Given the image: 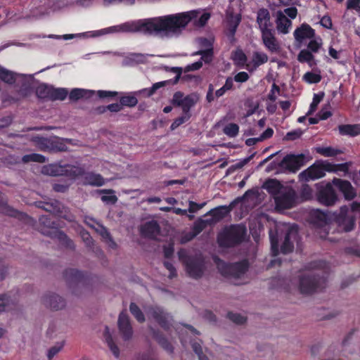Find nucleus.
<instances>
[{
    "mask_svg": "<svg viewBox=\"0 0 360 360\" xmlns=\"http://www.w3.org/2000/svg\"><path fill=\"white\" fill-rule=\"evenodd\" d=\"M195 17V13L191 11L131 20L129 21L130 32L154 35L162 39L176 38L183 33Z\"/></svg>",
    "mask_w": 360,
    "mask_h": 360,
    "instance_id": "f257e3e1",
    "label": "nucleus"
},
{
    "mask_svg": "<svg viewBox=\"0 0 360 360\" xmlns=\"http://www.w3.org/2000/svg\"><path fill=\"white\" fill-rule=\"evenodd\" d=\"M246 229L243 225H233L226 228L218 236L220 246L231 247L241 243L245 237Z\"/></svg>",
    "mask_w": 360,
    "mask_h": 360,
    "instance_id": "f03ea898",
    "label": "nucleus"
},
{
    "mask_svg": "<svg viewBox=\"0 0 360 360\" xmlns=\"http://www.w3.org/2000/svg\"><path fill=\"white\" fill-rule=\"evenodd\" d=\"M179 259L185 264L188 276L198 279L202 277L205 270L203 261L200 257L188 256L184 250L178 252Z\"/></svg>",
    "mask_w": 360,
    "mask_h": 360,
    "instance_id": "7ed1b4c3",
    "label": "nucleus"
},
{
    "mask_svg": "<svg viewBox=\"0 0 360 360\" xmlns=\"http://www.w3.org/2000/svg\"><path fill=\"white\" fill-rule=\"evenodd\" d=\"M326 279L319 275L307 273L299 278L298 288L302 294H311L324 287Z\"/></svg>",
    "mask_w": 360,
    "mask_h": 360,
    "instance_id": "20e7f679",
    "label": "nucleus"
},
{
    "mask_svg": "<svg viewBox=\"0 0 360 360\" xmlns=\"http://www.w3.org/2000/svg\"><path fill=\"white\" fill-rule=\"evenodd\" d=\"M0 79L8 84H13L18 80L23 81L24 83L20 89V91L23 95L27 96L31 88L33 76L32 75L15 74L10 70L1 68Z\"/></svg>",
    "mask_w": 360,
    "mask_h": 360,
    "instance_id": "39448f33",
    "label": "nucleus"
},
{
    "mask_svg": "<svg viewBox=\"0 0 360 360\" xmlns=\"http://www.w3.org/2000/svg\"><path fill=\"white\" fill-rule=\"evenodd\" d=\"M304 155H288L277 165L282 171H288L290 172H297L304 165ZM276 164L271 163L267 167V171H271L275 168Z\"/></svg>",
    "mask_w": 360,
    "mask_h": 360,
    "instance_id": "423d86ee",
    "label": "nucleus"
},
{
    "mask_svg": "<svg viewBox=\"0 0 360 360\" xmlns=\"http://www.w3.org/2000/svg\"><path fill=\"white\" fill-rule=\"evenodd\" d=\"M43 173L50 176H77L82 174V168L70 165H60L52 164L43 168Z\"/></svg>",
    "mask_w": 360,
    "mask_h": 360,
    "instance_id": "0eeeda50",
    "label": "nucleus"
},
{
    "mask_svg": "<svg viewBox=\"0 0 360 360\" xmlns=\"http://www.w3.org/2000/svg\"><path fill=\"white\" fill-rule=\"evenodd\" d=\"M217 267L222 275L227 277L240 278L248 270V262L243 261L234 264H226L222 261L217 262Z\"/></svg>",
    "mask_w": 360,
    "mask_h": 360,
    "instance_id": "6e6552de",
    "label": "nucleus"
},
{
    "mask_svg": "<svg viewBox=\"0 0 360 360\" xmlns=\"http://www.w3.org/2000/svg\"><path fill=\"white\" fill-rule=\"evenodd\" d=\"M282 231L284 237L281 245V250L283 253L287 254L292 252L294 243L298 240V231L295 225H285Z\"/></svg>",
    "mask_w": 360,
    "mask_h": 360,
    "instance_id": "1a4fd4ad",
    "label": "nucleus"
},
{
    "mask_svg": "<svg viewBox=\"0 0 360 360\" xmlns=\"http://www.w3.org/2000/svg\"><path fill=\"white\" fill-rule=\"evenodd\" d=\"M147 314L149 319H153L163 328L168 329L172 325V316L160 307H148Z\"/></svg>",
    "mask_w": 360,
    "mask_h": 360,
    "instance_id": "9d476101",
    "label": "nucleus"
},
{
    "mask_svg": "<svg viewBox=\"0 0 360 360\" xmlns=\"http://www.w3.org/2000/svg\"><path fill=\"white\" fill-rule=\"evenodd\" d=\"M335 222L339 231L349 232L354 228L355 218L354 214L349 212L348 207H342L340 209V213L336 217Z\"/></svg>",
    "mask_w": 360,
    "mask_h": 360,
    "instance_id": "9b49d317",
    "label": "nucleus"
},
{
    "mask_svg": "<svg viewBox=\"0 0 360 360\" xmlns=\"http://www.w3.org/2000/svg\"><path fill=\"white\" fill-rule=\"evenodd\" d=\"M276 207L278 210H286L293 207L295 200V191L290 188H285L281 193L274 197Z\"/></svg>",
    "mask_w": 360,
    "mask_h": 360,
    "instance_id": "f8f14e48",
    "label": "nucleus"
},
{
    "mask_svg": "<svg viewBox=\"0 0 360 360\" xmlns=\"http://www.w3.org/2000/svg\"><path fill=\"white\" fill-rule=\"evenodd\" d=\"M119 332L124 340H129L133 335V330L130 323V319L126 311H122L117 320Z\"/></svg>",
    "mask_w": 360,
    "mask_h": 360,
    "instance_id": "ddd939ff",
    "label": "nucleus"
},
{
    "mask_svg": "<svg viewBox=\"0 0 360 360\" xmlns=\"http://www.w3.org/2000/svg\"><path fill=\"white\" fill-rule=\"evenodd\" d=\"M325 170H327L326 167L323 168L320 165L314 164L300 173L299 179L300 181H304L320 179L325 176Z\"/></svg>",
    "mask_w": 360,
    "mask_h": 360,
    "instance_id": "4468645a",
    "label": "nucleus"
},
{
    "mask_svg": "<svg viewBox=\"0 0 360 360\" xmlns=\"http://www.w3.org/2000/svg\"><path fill=\"white\" fill-rule=\"evenodd\" d=\"M44 304L51 310H61L66 305L65 300L59 295L56 293H48L43 297Z\"/></svg>",
    "mask_w": 360,
    "mask_h": 360,
    "instance_id": "2eb2a0df",
    "label": "nucleus"
},
{
    "mask_svg": "<svg viewBox=\"0 0 360 360\" xmlns=\"http://www.w3.org/2000/svg\"><path fill=\"white\" fill-rule=\"evenodd\" d=\"M262 39L264 46L271 53H277L281 46L278 41L274 36L273 30L262 32Z\"/></svg>",
    "mask_w": 360,
    "mask_h": 360,
    "instance_id": "dca6fc26",
    "label": "nucleus"
},
{
    "mask_svg": "<svg viewBox=\"0 0 360 360\" xmlns=\"http://www.w3.org/2000/svg\"><path fill=\"white\" fill-rule=\"evenodd\" d=\"M319 201L325 205H333L337 200V196L334 189L330 184L326 185L319 191L318 195Z\"/></svg>",
    "mask_w": 360,
    "mask_h": 360,
    "instance_id": "f3484780",
    "label": "nucleus"
},
{
    "mask_svg": "<svg viewBox=\"0 0 360 360\" xmlns=\"http://www.w3.org/2000/svg\"><path fill=\"white\" fill-rule=\"evenodd\" d=\"M141 233L144 237L155 239L159 235L160 228L158 223L152 220L143 224L140 229Z\"/></svg>",
    "mask_w": 360,
    "mask_h": 360,
    "instance_id": "a211bd4d",
    "label": "nucleus"
},
{
    "mask_svg": "<svg viewBox=\"0 0 360 360\" xmlns=\"http://www.w3.org/2000/svg\"><path fill=\"white\" fill-rule=\"evenodd\" d=\"M271 17L269 12L266 8H261L257 12V22L259 25L261 32L271 30L272 24L270 21Z\"/></svg>",
    "mask_w": 360,
    "mask_h": 360,
    "instance_id": "6ab92c4d",
    "label": "nucleus"
},
{
    "mask_svg": "<svg viewBox=\"0 0 360 360\" xmlns=\"http://www.w3.org/2000/svg\"><path fill=\"white\" fill-rule=\"evenodd\" d=\"M333 183L344 194L346 199L351 200L355 197L354 189L348 181L334 179Z\"/></svg>",
    "mask_w": 360,
    "mask_h": 360,
    "instance_id": "aec40b11",
    "label": "nucleus"
},
{
    "mask_svg": "<svg viewBox=\"0 0 360 360\" xmlns=\"http://www.w3.org/2000/svg\"><path fill=\"white\" fill-rule=\"evenodd\" d=\"M64 277L65 281L72 287L74 285H83V274L75 269H69L65 271Z\"/></svg>",
    "mask_w": 360,
    "mask_h": 360,
    "instance_id": "412c9836",
    "label": "nucleus"
},
{
    "mask_svg": "<svg viewBox=\"0 0 360 360\" xmlns=\"http://www.w3.org/2000/svg\"><path fill=\"white\" fill-rule=\"evenodd\" d=\"M119 32H130L129 21L124 22L122 24L109 27L94 32L93 34L94 37H98L101 35L119 33Z\"/></svg>",
    "mask_w": 360,
    "mask_h": 360,
    "instance_id": "4be33fe9",
    "label": "nucleus"
},
{
    "mask_svg": "<svg viewBox=\"0 0 360 360\" xmlns=\"http://www.w3.org/2000/svg\"><path fill=\"white\" fill-rule=\"evenodd\" d=\"M82 181L84 185H90L93 186H101L104 185L105 180L103 176L99 174L94 172L84 173L82 169Z\"/></svg>",
    "mask_w": 360,
    "mask_h": 360,
    "instance_id": "5701e85b",
    "label": "nucleus"
},
{
    "mask_svg": "<svg viewBox=\"0 0 360 360\" xmlns=\"http://www.w3.org/2000/svg\"><path fill=\"white\" fill-rule=\"evenodd\" d=\"M276 29L282 34H287L289 32V28L292 25V22L289 20L284 13L281 11H278L276 14Z\"/></svg>",
    "mask_w": 360,
    "mask_h": 360,
    "instance_id": "b1692460",
    "label": "nucleus"
},
{
    "mask_svg": "<svg viewBox=\"0 0 360 360\" xmlns=\"http://www.w3.org/2000/svg\"><path fill=\"white\" fill-rule=\"evenodd\" d=\"M314 30L307 24H302L294 32V37L297 41L301 43L305 39H311L314 37Z\"/></svg>",
    "mask_w": 360,
    "mask_h": 360,
    "instance_id": "393cba45",
    "label": "nucleus"
},
{
    "mask_svg": "<svg viewBox=\"0 0 360 360\" xmlns=\"http://www.w3.org/2000/svg\"><path fill=\"white\" fill-rule=\"evenodd\" d=\"M46 234L53 238L57 239L61 245L68 249L74 250L75 248L73 241L70 238H68L65 233L58 231V229H53Z\"/></svg>",
    "mask_w": 360,
    "mask_h": 360,
    "instance_id": "a878e982",
    "label": "nucleus"
},
{
    "mask_svg": "<svg viewBox=\"0 0 360 360\" xmlns=\"http://www.w3.org/2000/svg\"><path fill=\"white\" fill-rule=\"evenodd\" d=\"M0 213L13 217H27L25 214L19 212L13 207L8 205L7 201L1 198V193L0 192Z\"/></svg>",
    "mask_w": 360,
    "mask_h": 360,
    "instance_id": "bb28decb",
    "label": "nucleus"
},
{
    "mask_svg": "<svg viewBox=\"0 0 360 360\" xmlns=\"http://www.w3.org/2000/svg\"><path fill=\"white\" fill-rule=\"evenodd\" d=\"M264 188H265L269 193H271L274 197L278 195L281 193L283 189H285L286 187H283L281 183L276 179H269L267 180L264 186Z\"/></svg>",
    "mask_w": 360,
    "mask_h": 360,
    "instance_id": "cd10ccee",
    "label": "nucleus"
},
{
    "mask_svg": "<svg viewBox=\"0 0 360 360\" xmlns=\"http://www.w3.org/2000/svg\"><path fill=\"white\" fill-rule=\"evenodd\" d=\"M338 130L341 135L355 136L360 134V124H341Z\"/></svg>",
    "mask_w": 360,
    "mask_h": 360,
    "instance_id": "c85d7f7f",
    "label": "nucleus"
},
{
    "mask_svg": "<svg viewBox=\"0 0 360 360\" xmlns=\"http://www.w3.org/2000/svg\"><path fill=\"white\" fill-rule=\"evenodd\" d=\"M230 210L229 207L219 206L208 212L205 214V217L212 216L215 221L218 222L225 217L229 213Z\"/></svg>",
    "mask_w": 360,
    "mask_h": 360,
    "instance_id": "c756f323",
    "label": "nucleus"
},
{
    "mask_svg": "<svg viewBox=\"0 0 360 360\" xmlns=\"http://www.w3.org/2000/svg\"><path fill=\"white\" fill-rule=\"evenodd\" d=\"M198 98L196 95L190 94L185 96L184 99V102L180 107H181L183 112L184 114H191L190 110L192 107L195 105V104L198 102Z\"/></svg>",
    "mask_w": 360,
    "mask_h": 360,
    "instance_id": "7c9ffc66",
    "label": "nucleus"
},
{
    "mask_svg": "<svg viewBox=\"0 0 360 360\" xmlns=\"http://www.w3.org/2000/svg\"><path fill=\"white\" fill-rule=\"evenodd\" d=\"M94 94V91H89L83 89H74L69 95V98L71 101H78L83 98H89Z\"/></svg>",
    "mask_w": 360,
    "mask_h": 360,
    "instance_id": "2f4dec72",
    "label": "nucleus"
},
{
    "mask_svg": "<svg viewBox=\"0 0 360 360\" xmlns=\"http://www.w3.org/2000/svg\"><path fill=\"white\" fill-rule=\"evenodd\" d=\"M104 338L105 342L108 344L110 351L112 352L113 355L118 358L120 356V349L114 343L112 340V338L111 334L110 333V330L108 326H105V332H104Z\"/></svg>",
    "mask_w": 360,
    "mask_h": 360,
    "instance_id": "473e14b6",
    "label": "nucleus"
},
{
    "mask_svg": "<svg viewBox=\"0 0 360 360\" xmlns=\"http://www.w3.org/2000/svg\"><path fill=\"white\" fill-rule=\"evenodd\" d=\"M34 141L40 150L44 151H52L53 139L35 137Z\"/></svg>",
    "mask_w": 360,
    "mask_h": 360,
    "instance_id": "72a5a7b5",
    "label": "nucleus"
},
{
    "mask_svg": "<svg viewBox=\"0 0 360 360\" xmlns=\"http://www.w3.org/2000/svg\"><path fill=\"white\" fill-rule=\"evenodd\" d=\"M297 60L300 63H307L310 67L316 65L314 56L309 50H302L297 56Z\"/></svg>",
    "mask_w": 360,
    "mask_h": 360,
    "instance_id": "f704fd0d",
    "label": "nucleus"
},
{
    "mask_svg": "<svg viewBox=\"0 0 360 360\" xmlns=\"http://www.w3.org/2000/svg\"><path fill=\"white\" fill-rule=\"evenodd\" d=\"M171 83H172L171 79L165 80V81H162V82H156L152 86V87H150L149 89H144L141 90V93L146 94L147 95V96H150L153 94H154L156 92V91L158 89H159L160 88L164 87L166 85L169 84Z\"/></svg>",
    "mask_w": 360,
    "mask_h": 360,
    "instance_id": "c9c22d12",
    "label": "nucleus"
},
{
    "mask_svg": "<svg viewBox=\"0 0 360 360\" xmlns=\"http://www.w3.org/2000/svg\"><path fill=\"white\" fill-rule=\"evenodd\" d=\"M61 209V204L58 200H52L51 202H45L44 205V210L46 212H51L55 215L60 213Z\"/></svg>",
    "mask_w": 360,
    "mask_h": 360,
    "instance_id": "e433bc0d",
    "label": "nucleus"
},
{
    "mask_svg": "<svg viewBox=\"0 0 360 360\" xmlns=\"http://www.w3.org/2000/svg\"><path fill=\"white\" fill-rule=\"evenodd\" d=\"M68 95V91L64 88H53L52 86L51 90V100H60L63 101Z\"/></svg>",
    "mask_w": 360,
    "mask_h": 360,
    "instance_id": "4c0bfd02",
    "label": "nucleus"
},
{
    "mask_svg": "<svg viewBox=\"0 0 360 360\" xmlns=\"http://www.w3.org/2000/svg\"><path fill=\"white\" fill-rule=\"evenodd\" d=\"M64 141L68 143L72 144V139H65ZM68 150V148L65 144L63 143V140H61L58 138L53 139V150L52 151H66Z\"/></svg>",
    "mask_w": 360,
    "mask_h": 360,
    "instance_id": "58836bf2",
    "label": "nucleus"
},
{
    "mask_svg": "<svg viewBox=\"0 0 360 360\" xmlns=\"http://www.w3.org/2000/svg\"><path fill=\"white\" fill-rule=\"evenodd\" d=\"M129 311L134 318L140 323L146 321L145 316L140 308L134 302H131L129 305Z\"/></svg>",
    "mask_w": 360,
    "mask_h": 360,
    "instance_id": "ea45409f",
    "label": "nucleus"
},
{
    "mask_svg": "<svg viewBox=\"0 0 360 360\" xmlns=\"http://www.w3.org/2000/svg\"><path fill=\"white\" fill-rule=\"evenodd\" d=\"M51 88V86L44 84H40L36 89V94L39 98L50 99Z\"/></svg>",
    "mask_w": 360,
    "mask_h": 360,
    "instance_id": "a19ab883",
    "label": "nucleus"
},
{
    "mask_svg": "<svg viewBox=\"0 0 360 360\" xmlns=\"http://www.w3.org/2000/svg\"><path fill=\"white\" fill-rule=\"evenodd\" d=\"M223 132L231 138L236 137L239 132V127L235 123H230L224 127Z\"/></svg>",
    "mask_w": 360,
    "mask_h": 360,
    "instance_id": "79ce46f5",
    "label": "nucleus"
},
{
    "mask_svg": "<svg viewBox=\"0 0 360 360\" xmlns=\"http://www.w3.org/2000/svg\"><path fill=\"white\" fill-rule=\"evenodd\" d=\"M268 61V56L264 53L255 52L252 55V63L255 66L258 67Z\"/></svg>",
    "mask_w": 360,
    "mask_h": 360,
    "instance_id": "37998d69",
    "label": "nucleus"
},
{
    "mask_svg": "<svg viewBox=\"0 0 360 360\" xmlns=\"http://www.w3.org/2000/svg\"><path fill=\"white\" fill-rule=\"evenodd\" d=\"M22 160L25 163L30 162H44L46 161V158L40 154L32 153L24 155Z\"/></svg>",
    "mask_w": 360,
    "mask_h": 360,
    "instance_id": "c03bdc74",
    "label": "nucleus"
},
{
    "mask_svg": "<svg viewBox=\"0 0 360 360\" xmlns=\"http://www.w3.org/2000/svg\"><path fill=\"white\" fill-rule=\"evenodd\" d=\"M323 96H324L323 92H321L319 94H315L314 95L313 101L310 105V108H309L308 112L307 113L306 116L311 115L316 110L317 105L321 101Z\"/></svg>",
    "mask_w": 360,
    "mask_h": 360,
    "instance_id": "a18cd8bd",
    "label": "nucleus"
},
{
    "mask_svg": "<svg viewBox=\"0 0 360 360\" xmlns=\"http://www.w3.org/2000/svg\"><path fill=\"white\" fill-rule=\"evenodd\" d=\"M39 221H40V224L41 225H43L44 227L50 229V230H49V231H45L43 229H41V233L44 235H46V233H49V231H53V229H56V224L53 221H51L46 217H44V216L41 217L39 219Z\"/></svg>",
    "mask_w": 360,
    "mask_h": 360,
    "instance_id": "49530a36",
    "label": "nucleus"
},
{
    "mask_svg": "<svg viewBox=\"0 0 360 360\" xmlns=\"http://www.w3.org/2000/svg\"><path fill=\"white\" fill-rule=\"evenodd\" d=\"M303 79L309 84H316L321 81V76L319 74L307 72L303 75Z\"/></svg>",
    "mask_w": 360,
    "mask_h": 360,
    "instance_id": "de8ad7c7",
    "label": "nucleus"
},
{
    "mask_svg": "<svg viewBox=\"0 0 360 360\" xmlns=\"http://www.w3.org/2000/svg\"><path fill=\"white\" fill-rule=\"evenodd\" d=\"M326 169L328 171L333 172H343L345 173L347 172L349 169L348 163H343L339 165H332L330 164H327L326 165Z\"/></svg>",
    "mask_w": 360,
    "mask_h": 360,
    "instance_id": "09e8293b",
    "label": "nucleus"
},
{
    "mask_svg": "<svg viewBox=\"0 0 360 360\" xmlns=\"http://www.w3.org/2000/svg\"><path fill=\"white\" fill-rule=\"evenodd\" d=\"M13 304L10 297L6 294L0 295V311H4Z\"/></svg>",
    "mask_w": 360,
    "mask_h": 360,
    "instance_id": "8fccbe9b",
    "label": "nucleus"
},
{
    "mask_svg": "<svg viewBox=\"0 0 360 360\" xmlns=\"http://www.w3.org/2000/svg\"><path fill=\"white\" fill-rule=\"evenodd\" d=\"M120 103L122 105L134 107L138 103V100L135 96H126L120 98Z\"/></svg>",
    "mask_w": 360,
    "mask_h": 360,
    "instance_id": "3c124183",
    "label": "nucleus"
},
{
    "mask_svg": "<svg viewBox=\"0 0 360 360\" xmlns=\"http://www.w3.org/2000/svg\"><path fill=\"white\" fill-rule=\"evenodd\" d=\"M56 215L69 221H73L75 219V216L70 212L69 209L62 205L60 213H57Z\"/></svg>",
    "mask_w": 360,
    "mask_h": 360,
    "instance_id": "603ef678",
    "label": "nucleus"
},
{
    "mask_svg": "<svg viewBox=\"0 0 360 360\" xmlns=\"http://www.w3.org/2000/svg\"><path fill=\"white\" fill-rule=\"evenodd\" d=\"M316 151L319 154L326 157L335 156L339 153L338 150H335L331 147L319 148H317Z\"/></svg>",
    "mask_w": 360,
    "mask_h": 360,
    "instance_id": "864d4df0",
    "label": "nucleus"
},
{
    "mask_svg": "<svg viewBox=\"0 0 360 360\" xmlns=\"http://www.w3.org/2000/svg\"><path fill=\"white\" fill-rule=\"evenodd\" d=\"M191 114H184L183 115H181V117L176 118V120H174V121L172 122V124H171V129L172 130H174L175 129H176L178 127H179L181 124H184V122H187L190 117H191Z\"/></svg>",
    "mask_w": 360,
    "mask_h": 360,
    "instance_id": "5fc2aeb1",
    "label": "nucleus"
},
{
    "mask_svg": "<svg viewBox=\"0 0 360 360\" xmlns=\"http://www.w3.org/2000/svg\"><path fill=\"white\" fill-rule=\"evenodd\" d=\"M227 316L232 322L236 324H243L246 321V318L238 313L229 312Z\"/></svg>",
    "mask_w": 360,
    "mask_h": 360,
    "instance_id": "6e6d98bb",
    "label": "nucleus"
},
{
    "mask_svg": "<svg viewBox=\"0 0 360 360\" xmlns=\"http://www.w3.org/2000/svg\"><path fill=\"white\" fill-rule=\"evenodd\" d=\"M213 54L212 49H208L204 51H199L193 53V55H201V60L205 63H209L212 60Z\"/></svg>",
    "mask_w": 360,
    "mask_h": 360,
    "instance_id": "4d7b16f0",
    "label": "nucleus"
},
{
    "mask_svg": "<svg viewBox=\"0 0 360 360\" xmlns=\"http://www.w3.org/2000/svg\"><path fill=\"white\" fill-rule=\"evenodd\" d=\"M164 70L169 72H174L176 74V77H174V80H172V84H177V82H179L180 77H181V73H182V68H178V67H173V68H169L168 66H165L164 68Z\"/></svg>",
    "mask_w": 360,
    "mask_h": 360,
    "instance_id": "13d9d810",
    "label": "nucleus"
},
{
    "mask_svg": "<svg viewBox=\"0 0 360 360\" xmlns=\"http://www.w3.org/2000/svg\"><path fill=\"white\" fill-rule=\"evenodd\" d=\"M158 342L160 346L165 349L168 353L172 354L174 347L170 342L164 337L158 338Z\"/></svg>",
    "mask_w": 360,
    "mask_h": 360,
    "instance_id": "bf43d9fd",
    "label": "nucleus"
},
{
    "mask_svg": "<svg viewBox=\"0 0 360 360\" xmlns=\"http://www.w3.org/2000/svg\"><path fill=\"white\" fill-rule=\"evenodd\" d=\"M184 98L185 96L182 92L176 91L173 95L172 103L176 106L180 107L181 105H182Z\"/></svg>",
    "mask_w": 360,
    "mask_h": 360,
    "instance_id": "052dcab7",
    "label": "nucleus"
},
{
    "mask_svg": "<svg viewBox=\"0 0 360 360\" xmlns=\"http://www.w3.org/2000/svg\"><path fill=\"white\" fill-rule=\"evenodd\" d=\"M80 236H81L82 240L84 241V243H85V245L87 247H91L93 245V244H94L93 238L88 231H86L85 230H82L80 231Z\"/></svg>",
    "mask_w": 360,
    "mask_h": 360,
    "instance_id": "680f3d73",
    "label": "nucleus"
},
{
    "mask_svg": "<svg viewBox=\"0 0 360 360\" xmlns=\"http://www.w3.org/2000/svg\"><path fill=\"white\" fill-rule=\"evenodd\" d=\"M302 133H303L302 130H301L300 129H298L288 132L284 139H285V140H287V141H293V140L299 139L302 136Z\"/></svg>",
    "mask_w": 360,
    "mask_h": 360,
    "instance_id": "e2e57ef3",
    "label": "nucleus"
},
{
    "mask_svg": "<svg viewBox=\"0 0 360 360\" xmlns=\"http://www.w3.org/2000/svg\"><path fill=\"white\" fill-rule=\"evenodd\" d=\"M95 230L105 240L111 236L108 230L102 224H98Z\"/></svg>",
    "mask_w": 360,
    "mask_h": 360,
    "instance_id": "0e129e2a",
    "label": "nucleus"
},
{
    "mask_svg": "<svg viewBox=\"0 0 360 360\" xmlns=\"http://www.w3.org/2000/svg\"><path fill=\"white\" fill-rule=\"evenodd\" d=\"M240 22V18H236L230 21L229 31V34L231 37L234 36Z\"/></svg>",
    "mask_w": 360,
    "mask_h": 360,
    "instance_id": "69168bd1",
    "label": "nucleus"
},
{
    "mask_svg": "<svg viewBox=\"0 0 360 360\" xmlns=\"http://www.w3.org/2000/svg\"><path fill=\"white\" fill-rule=\"evenodd\" d=\"M207 226L202 221V219H199L195 222L193 231L196 235H198L201 231H202Z\"/></svg>",
    "mask_w": 360,
    "mask_h": 360,
    "instance_id": "338daca9",
    "label": "nucleus"
},
{
    "mask_svg": "<svg viewBox=\"0 0 360 360\" xmlns=\"http://www.w3.org/2000/svg\"><path fill=\"white\" fill-rule=\"evenodd\" d=\"M63 344H58L52 347H51L47 354V357L49 360H51L53 357H54L63 348Z\"/></svg>",
    "mask_w": 360,
    "mask_h": 360,
    "instance_id": "774afa93",
    "label": "nucleus"
}]
</instances>
